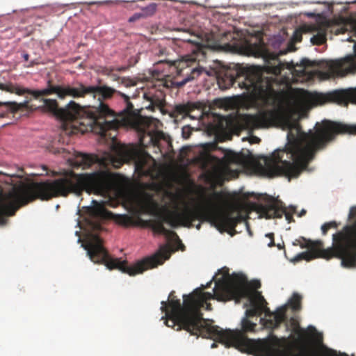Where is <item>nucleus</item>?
<instances>
[{
  "label": "nucleus",
  "instance_id": "nucleus-1",
  "mask_svg": "<svg viewBox=\"0 0 356 356\" xmlns=\"http://www.w3.org/2000/svg\"><path fill=\"white\" fill-rule=\"evenodd\" d=\"M217 280L213 293L195 289L179 299L161 302V309L177 325V330H185L192 335L213 339L226 346L250 350L254 339L247 333L254 332L257 324L248 318L261 316L266 329L278 328L285 322L286 307L274 312L267 307V302L260 291H252L247 286V278L241 273H233Z\"/></svg>",
  "mask_w": 356,
  "mask_h": 356
},
{
  "label": "nucleus",
  "instance_id": "nucleus-2",
  "mask_svg": "<svg viewBox=\"0 0 356 356\" xmlns=\"http://www.w3.org/2000/svg\"><path fill=\"white\" fill-rule=\"evenodd\" d=\"M0 90L19 95L29 94L35 99L56 94L60 99L66 97L81 98L87 95L97 99V105L81 106L74 101H70L63 108L58 106L56 99H40L44 103L43 110L68 124L73 134L91 131L100 136H105L108 130L118 129L125 122H129V101L127 102L126 108L123 111L118 113H115L105 101L111 99L116 90L106 85L86 86L79 83L77 86L73 87L70 85H54L49 80L47 88L42 90H31L12 83H0Z\"/></svg>",
  "mask_w": 356,
  "mask_h": 356
},
{
  "label": "nucleus",
  "instance_id": "nucleus-3",
  "mask_svg": "<svg viewBox=\"0 0 356 356\" xmlns=\"http://www.w3.org/2000/svg\"><path fill=\"white\" fill-rule=\"evenodd\" d=\"M222 40H234L233 42L225 43L224 49L232 52H245L255 57H262L265 61L264 67L251 66L242 67L236 70H228L223 76L218 77V84L222 90H226L238 82L239 87L245 88L256 99L261 101L264 104H273L277 98V92L274 88V84H277L274 77L265 76L264 73L277 76L285 68H295L293 63L291 64L283 63L279 58V54L268 51L261 40L252 44L245 40L241 44L236 40V35L232 32H225ZM316 66L315 61L307 58H302L300 63H296V67L300 70L294 69L298 76H305L310 74L311 76L319 74L325 79L333 76L338 71L341 65L338 63H327V71L321 72L318 70L309 72V69Z\"/></svg>",
  "mask_w": 356,
  "mask_h": 356
},
{
  "label": "nucleus",
  "instance_id": "nucleus-4",
  "mask_svg": "<svg viewBox=\"0 0 356 356\" xmlns=\"http://www.w3.org/2000/svg\"><path fill=\"white\" fill-rule=\"evenodd\" d=\"M296 134L290 130L287 134V143L282 149L274 151L270 156L265 157L263 173L268 177L284 175L289 178L297 177L305 170L314 159L316 153L324 149L338 134L356 135V124H346L323 120L316 123L315 131L301 133L300 128Z\"/></svg>",
  "mask_w": 356,
  "mask_h": 356
},
{
  "label": "nucleus",
  "instance_id": "nucleus-5",
  "mask_svg": "<svg viewBox=\"0 0 356 356\" xmlns=\"http://www.w3.org/2000/svg\"><path fill=\"white\" fill-rule=\"evenodd\" d=\"M214 207L215 204L212 200H208L207 204L204 206L190 208L186 205L179 212L170 211L165 208L161 209L156 201L152 197H147L138 201V214H149L156 218L143 220L138 218V222L144 227H150L156 234L165 235L171 232L164 227V223L168 224L172 227H177L179 225L191 227L192 222L198 219L203 221H212L222 227V225H225V222L228 221L229 218L224 214H215Z\"/></svg>",
  "mask_w": 356,
  "mask_h": 356
},
{
  "label": "nucleus",
  "instance_id": "nucleus-6",
  "mask_svg": "<svg viewBox=\"0 0 356 356\" xmlns=\"http://www.w3.org/2000/svg\"><path fill=\"white\" fill-rule=\"evenodd\" d=\"M71 193V171L54 181L35 182L29 186L14 187L7 194L0 193V225H4L6 216L15 215L23 205L40 199L48 200L52 197H66Z\"/></svg>",
  "mask_w": 356,
  "mask_h": 356
},
{
  "label": "nucleus",
  "instance_id": "nucleus-7",
  "mask_svg": "<svg viewBox=\"0 0 356 356\" xmlns=\"http://www.w3.org/2000/svg\"><path fill=\"white\" fill-rule=\"evenodd\" d=\"M82 246L87 251L90 260L95 263L104 264L108 269H118L131 276L142 273L145 270L161 265L168 257L165 256L168 251L163 254H156L136 262L133 266H128L127 261L118 258H112L103 246L102 239L95 234H89Z\"/></svg>",
  "mask_w": 356,
  "mask_h": 356
},
{
  "label": "nucleus",
  "instance_id": "nucleus-8",
  "mask_svg": "<svg viewBox=\"0 0 356 356\" xmlns=\"http://www.w3.org/2000/svg\"><path fill=\"white\" fill-rule=\"evenodd\" d=\"M333 243L331 248H314L309 251L298 254L292 259L293 262L301 260L311 261L321 257L330 259H340L341 265L346 268L356 267V221L352 225L346 226L343 231L332 235Z\"/></svg>",
  "mask_w": 356,
  "mask_h": 356
},
{
  "label": "nucleus",
  "instance_id": "nucleus-9",
  "mask_svg": "<svg viewBox=\"0 0 356 356\" xmlns=\"http://www.w3.org/2000/svg\"><path fill=\"white\" fill-rule=\"evenodd\" d=\"M114 155L109 156V162L115 168H119L124 163L132 162L135 170L140 175H148L151 172L153 158L135 145H119L113 147Z\"/></svg>",
  "mask_w": 356,
  "mask_h": 356
},
{
  "label": "nucleus",
  "instance_id": "nucleus-10",
  "mask_svg": "<svg viewBox=\"0 0 356 356\" xmlns=\"http://www.w3.org/2000/svg\"><path fill=\"white\" fill-rule=\"evenodd\" d=\"M222 195L220 192L213 191V193L207 195L205 193H202L200 195V202L195 203L193 207H191L188 205L190 208H195L198 206H204L207 204L208 200H212L213 202H214L215 207L213 209L215 214H224L229 218L228 221L225 222V225H222V227H219L217 223H215L212 221H207L208 222H210L212 225H213L216 229L221 233L222 232H227L231 236H234L236 233L235 227L238 223L242 222L244 220V217L240 214L239 213H234L232 211H222L220 209V206L221 202H222ZM186 206V204H185ZM188 206V204H187ZM196 220H198V219H196ZM200 222H203V220H199ZM194 220L192 222H193ZM204 222H207L206 220H204ZM192 225L190 227H191L193 226V223H191ZM196 229L200 230L201 228V222H199L196 225Z\"/></svg>",
  "mask_w": 356,
  "mask_h": 356
},
{
  "label": "nucleus",
  "instance_id": "nucleus-11",
  "mask_svg": "<svg viewBox=\"0 0 356 356\" xmlns=\"http://www.w3.org/2000/svg\"><path fill=\"white\" fill-rule=\"evenodd\" d=\"M270 330V332L266 338L254 340L249 351L256 356H309L305 346H302L300 353H293L282 350L283 343L286 342V339L278 338L273 333L274 329Z\"/></svg>",
  "mask_w": 356,
  "mask_h": 356
},
{
  "label": "nucleus",
  "instance_id": "nucleus-12",
  "mask_svg": "<svg viewBox=\"0 0 356 356\" xmlns=\"http://www.w3.org/2000/svg\"><path fill=\"white\" fill-rule=\"evenodd\" d=\"M254 210L261 218L266 219L281 218L284 215L289 223L294 221L293 214L296 212V207H290V211H286L282 202L271 199L266 204H257L254 206Z\"/></svg>",
  "mask_w": 356,
  "mask_h": 356
},
{
  "label": "nucleus",
  "instance_id": "nucleus-13",
  "mask_svg": "<svg viewBox=\"0 0 356 356\" xmlns=\"http://www.w3.org/2000/svg\"><path fill=\"white\" fill-rule=\"evenodd\" d=\"M277 117V111L270 109L261 111L256 115H245L242 118V122L246 129H254L269 127L275 122Z\"/></svg>",
  "mask_w": 356,
  "mask_h": 356
},
{
  "label": "nucleus",
  "instance_id": "nucleus-14",
  "mask_svg": "<svg viewBox=\"0 0 356 356\" xmlns=\"http://www.w3.org/2000/svg\"><path fill=\"white\" fill-rule=\"evenodd\" d=\"M95 205L91 209V214L96 218L106 219L113 216L114 220L119 225L124 227H130L138 225L135 220L130 216L127 214H115L113 215L108 211L104 205L96 201H92Z\"/></svg>",
  "mask_w": 356,
  "mask_h": 356
},
{
  "label": "nucleus",
  "instance_id": "nucleus-15",
  "mask_svg": "<svg viewBox=\"0 0 356 356\" xmlns=\"http://www.w3.org/2000/svg\"><path fill=\"white\" fill-rule=\"evenodd\" d=\"M70 165L74 168H81L83 170L90 168L93 164L106 165L104 160L100 159L97 155L75 152L73 157L68 159Z\"/></svg>",
  "mask_w": 356,
  "mask_h": 356
},
{
  "label": "nucleus",
  "instance_id": "nucleus-16",
  "mask_svg": "<svg viewBox=\"0 0 356 356\" xmlns=\"http://www.w3.org/2000/svg\"><path fill=\"white\" fill-rule=\"evenodd\" d=\"M224 153V156L219 159L213 155L207 154L204 156V160L207 163L215 162L225 168H228L232 163L241 164L243 162V157L241 154L236 153L232 150L219 148Z\"/></svg>",
  "mask_w": 356,
  "mask_h": 356
},
{
  "label": "nucleus",
  "instance_id": "nucleus-17",
  "mask_svg": "<svg viewBox=\"0 0 356 356\" xmlns=\"http://www.w3.org/2000/svg\"><path fill=\"white\" fill-rule=\"evenodd\" d=\"M191 44V54L185 56L186 62H196L204 60L206 57L207 51L209 49L208 45L200 42H192Z\"/></svg>",
  "mask_w": 356,
  "mask_h": 356
},
{
  "label": "nucleus",
  "instance_id": "nucleus-18",
  "mask_svg": "<svg viewBox=\"0 0 356 356\" xmlns=\"http://www.w3.org/2000/svg\"><path fill=\"white\" fill-rule=\"evenodd\" d=\"M0 118H5L9 113H15L18 111H29L31 108L29 106V102L25 101L23 103H17L15 102H0Z\"/></svg>",
  "mask_w": 356,
  "mask_h": 356
},
{
  "label": "nucleus",
  "instance_id": "nucleus-19",
  "mask_svg": "<svg viewBox=\"0 0 356 356\" xmlns=\"http://www.w3.org/2000/svg\"><path fill=\"white\" fill-rule=\"evenodd\" d=\"M291 325L293 327V331L295 334L298 335V339L297 340L298 349L299 352L298 353H302V348L303 346H305L307 348V352L309 356H311L310 349L307 342L305 332L302 329L300 328L298 322L295 319L291 320Z\"/></svg>",
  "mask_w": 356,
  "mask_h": 356
},
{
  "label": "nucleus",
  "instance_id": "nucleus-20",
  "mask_svg": "<svg viewBox=\"0 0 356 356\" xmlns=\"http://www.w3.org/2000/svg\"><path fill=\"white\" fill-rule=\"evenodd\" d=\"M352 93L346 90H336L327 95V99L339 105H347L352 99Z\"/></svg>",
  "mask_w": 356,
  "mask_h": 356
},
{
  "label": "nucleus",
  "instance_id": "nucleus-21",
  "mask_svg": "<svg viewBox=\"0 0 356 356\" xmlns=\"http://www.w3.org/2000/svg\"><path fill=\"white\" fill-rule=\"evenodd\" d=\"M200 104L197 102H188L186 104L176 105L174 108L173 113L175 116L182 115L183 117L189 116L191 113L195 109H200Z\"/></svg>",
  "mask_w": 356,
  "mask_h": 356
},
{
  "label": "nucleus",
  "instance_id": "nucleus-22",
  "mask_svg": "<svg viewBox=\"0 0 356 356\" xmlns=\"http://www.w3.org/2000/svg\"><path fill=\"white\" fill-rule=\"evenodd\" d=\"M293 245H300L301 248L314 249V248H323V243L321 240L311 241L306 239L304 237H301L299 239H296L293 243Z\"/></svg>",
  "mask_w": 356,
  "mask_h": 356
},
{
  "label": "nucleus",
  "instance_id": "nucleus-23",
  "mask_svg": "<svg viewBox=\"0 0 356 356\" xmlns=\"http://www.w3.org/2000/svg\"><path fill=\"white\" fill-rule=\"evenodd\" d=\"M150 102L149 106L147 107L148 109L154 110L155 107L162 110L163 106V99L162 97L153 96L149 99Z\"/></svg>",
  "mask_w": 356,
  "mask_h": 356
},
{
  "label": "nucleus",
  "instance_id": "nucleus-24",
  "mask_svg": "<svg viewBox=\"0 0 356 356\" xmlns=\"http://www.w3.org/2000/svg\"><path fill=\"white\" fill-rule=\"evenodd\" d=\"M301 301L302 296L297 293H294L289 300V304L293 310L297 311L301 307Z\"/></svg>",
  "mask_w": 356,
  "mask_h": 356
},
{
  "label": "nucleus",
  "instance_id": "nucleus-25",
  "mask_svg": "<svg viewBox=\"0 0 356 356\" xmlns=\"http://www.w3.org/2000/svg\"><path fill=\"white\" fill-rule=\"evenodd\" d=\"M233 119L228 116H223L220 115H214V121L218 122L217 127L219 129H223L227 124V122H232Z\"/></svg>",
  "mask_w": 356,
  "mask_h": 356
},
{
  "label": "nucleus",
  "instance_id": "nucleus-26",
  "mask_svg": "<svg viewBox=\"0 0 356 356\" xmlns=\"http://www.w3.org/2000/svg\"><path fill=\"white\" fill-rule=\"evenodd\" d=\"M326 40L325 33H318L311 38V42L313 44L321 45L324 44Z\"/></svg>",
  "mask_w": 356,
  "mask_h": 356
},
{
  "label": "nucleus",
  "instance_id": "nucleus-27",
  "mask_svg": "<svg viewBox=\"0 0 356 356\" xmlns=\"http://www.w3.org/2000/svg\"><path fill=\"white\" fill-rule=\"evenodd\" d=\"M156 9V4L152 3V4L149 5L148 6L144 8L143 9L142 13L144 14V17L150 16V15H152L155 13Z\"/></svg>",
  "mask_w": 356,
  "mask_h": 356
},
{
  "label": "nucleus",
  "instance_id": "nucleus-28",
  "mask_svg": "<svg viewBox=\"0 0 356 356\" xmlns=\"http://www.w3.org/2000/svg\"><path fill=\"white\" fill-rule=\"evenodd\" d=\"M230 100L227 99H217L215 100V104L221 108H227L230 106Z\"/></svg>",
  "mask_w": 356,
  "mask_h": 356
},
{
  "label": "nucleus",
  "instance_id": "nucleus-29",
  "mask_svg": "<svg viewBox=\"0 0 356 356\" xmlns=\"http://www.w3.org/2000/svg\"><path fill=\"white\" fill-rule=\"evenodd\" d=\"M143 17L144 14H143L142 13H135L129 19V22H134Z\"/></svg>",
  "mask_w": 356,
  "mask_h": 356
},
{
  "label": "nucleus",
  "instance_id": "nucleus-30",
  "mask_svg": "<svg viewBox=\"0 0 356 356\" xmlns=\"http://www.w3.org/2000/svg\"><path fill=\"white\" fill-rule=\"evenodd\" d=\"M356 218V207H352L348 214V219L353 220Z\"/></svg>",
  "mask_w": 356,
  "mask_h": 356
},
{
  "label": "nucleus",
  "instance_id": "nucleus-31",
  "mask_svg": "<svg viewBox=\"0 0 356 356\" xmlns=\"http://www.w3.org/2000/svg\"><path fill=\"white\" fill-rule=\"evenodd\" d=\"M191 131H190V128L189 127H184L182 129V135H183V137L184 138H189L190 135H191Z\"/></svg>",
  "mask_w": 356,
  "mask_h": 356
},
{
  "label": "nucleus",
  "instance_id": "nucleus-32",
  "mask_svg": "<svg viewBox=\"0 0 356 356\" xmlns=\"http://www.w3.org/2000/svg\"><path fill=\"white\" fill-rule=\"evenodd\" d=\"M266 236L269 238V239H270V243H268V246L272 247V246L275 245L274 234L268 233V234H266Z\"/></svg>",
  "mask_w": 356,
  "mask_h": 356
},
{
  "label": "nucleus",
  "instance_id": "nucleus-33",
  "mask_svg": "<svg viewBox=\"0 0 356 356\" xmlns=\"http://www.w3.org/2000/svg\"><path fill=\"white\" fill-rule=\"evenodd\" d=\"M325 224L328 227L329 229H336L338 227V224L335 221H330L328 222H325Z\"/></svg>",
  "mask_w": 356,
  "mask_h": 356
},
{
  "label": "nucleus",
  "instance_id": "nucleus-34",
  "mask_svg": "<svg viewBox=\"0 0 356 356\" xmlns=\"http://www.w3.org/2000/svg\"><path fill=\"white\" fill-rule=\"evenodd\" d=\"M329 228L326 225L325 223H324L322 226H321V231H322V234L323 235H325L327 234V232H328Z\"/></svg>",
  "mask_w": 356,
  "mask_h": 356
},
{
  "label": "nucleus",
  "instance_id": "nucleus-35",
  "mask_svg": "<svg viewBox=\"0 0 356 356\" xmlns=\"http://www.w3.org/2000/svg\"><path fill=\"white\" fill-rule=\"evenodd\" d=\"M252 284V287L254 289H258V288L261 287V283L258 280L253 281Z\"/></svg>",
  "mask_w": 356,
  "mask_h": 356
},
{
  "label": "nucleus",
  "instance_id": "nucleus-36",
  "mask_svg": "<svg viewBox=\"0 0 356 356\" xmlns=\"http://www.w3.org/2000/svg\"><path fill=\"white\" fill-rule=\"evenodd\" d=\"M165 324L168 326V327H175L176 325H174V326H171L172 325V321L168 318V316H167L165 315Z\"/></svg>",
  "mask_w": 356,
  "mask_h": 356
},
{
  "label": "nucleus",
  "instance_id": "nucleus-37",
  "mask_svg": "<svg viewBox=\"0 0 356 356\" xmlns=\"http://www.w3.org/2000/svg\"><path fill=\"white\" fill-rule=\"evenodd\" d=\"M211 282H211V281H210V282H208L206 285H202V287H201V288H200L199 289H200L202 292H204L202 290H203V289H207V288H209V287H210V286H211Z\"/></svg>",
  "mask_w": 356,
  "mask_h": 356
},
{
  "label": "nucleus",
  "instance_id": "nucleus-38",
  "mask_svg": "<svg viewBox=\"0 0 356 356\" xmlns=\"http://www.w3.org/2000/svg\"><path fill=\"white\" fill-rule=\"evenodd\" d=\"M112 72H113V69H111V68H106L104 70V74H106V75H110Z\"/></svg>",
  "mask_w": 356,
  "mask_h": 356
},
{
  "label": "nucleus",
  "instance_id": "nucleus-39",
  "mask_svg": "<svg viewBox=\"0 0 356 356\" xmlns=\"http://www.w3.org/2000/svg\"><path fill=\"white\" fill-rule=\"evenodd\" d=\"M22 57H23V58L24 59L25 61H28L29 58V54H27V53H24L22 54Z\"/></svg>",
  "mask_w": 356,
  "mask_h": 356
},
{
  "label": "nucleus",
  "instance_id": "nucleus-40",
  "mask_svg": "<svg viewBox=\"0 0 356 356\" xmlns=\"http://www.w3.org/2000/svg\"><path fill=\"white\" fill-rule=\"evenodd\" d=\"M174 294H175V291H172L169 294V296H168V300H171V299H175V297L174 296Z\"/></svg>",
  "mask_w": 356,
  "mask_h": 356
},
{
  "label": "nucleus",
  "instance_id": "nucleus-41",
  "mask_svg": "<svg viewBox=\"0 0 356 356\" xmlns=\"http://www.w3.org/2000/svg\"><path fill=\"white\" fill-rule=\"evenodd\" d=\"M190 80H188V79H185V80H183L181 82L179 83L178 85L179 86H184V84H186L188 81H189Z\"/></svg>",
  "mask_w": 356,
  "mask_h": 356
},
{
  "label": "nucleus",
  "instance_id": "nucleus-42",
  "mask_svg": "<svg viewBox=\"0 0 356 356\" xmlns=\"http://www.w3.org/2000/svg\"><path fill=\"white\" fill-rule=\"evenodd\" d=\"M306 213V210L305 209H302V211L300 212V213L298 214V216L299 217H302L304 215H305Z\"/></svg>",
  "mask_w": 356,
  "mask_h": 356
},
{
  "label": "nucleus",
  "instance_id": "nucleus-43",
  "mask_svg": "<svg viewBox=\"0 0 356 356\" xmlns=\"http://www.w3.org/2000/svg\"><path fill=\"white\" fill-rule=\"evenodd\" d=\"M95 229H101V226L99 225H97L96 227H95Z\"/></svg>",
  "mask_w": 356,
  "mask_h": 356
},
{
  "label": "nucleus",
  "instance_id": "nucleus-44",
  "mask_svg": "<svg viewBox=\"0 0 356 356\" xmlns=\"http://www.w3.org/2000/svg\"><path fill=\"white\" fill-rule=\"evenodd\" d=\"M216 346H217V345L215 343H213L211 345L212 348H216Z\"/></svg>",
  "mask_w": 356,
  "mask_h": 356
},
{
  "label": "nucleus",
  "instance_id": "nucleus-45",
  "mask_svg": "<svg viewBox=\"0 0 356 356\" xmlns=\"http://www.w3.org/2000/svg\"><path fill=\"white\" fill-rule=\"evenodd\" d=\"M286 330H289V325L287 323L286 324Z\"/></svg>",
  "mask_w": 356,
  "mask_h": 356
}]
</instances>
